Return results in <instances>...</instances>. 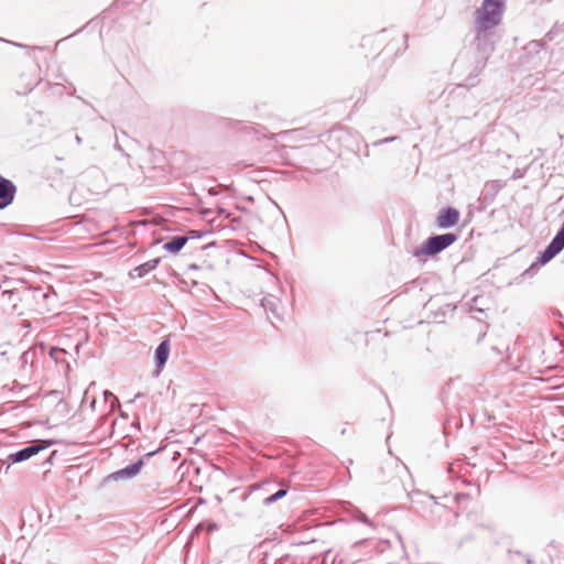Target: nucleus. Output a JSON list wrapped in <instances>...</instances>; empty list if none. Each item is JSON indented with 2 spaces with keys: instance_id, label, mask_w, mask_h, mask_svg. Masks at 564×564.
Here are the masks:
<instances>
[{
  "instance_id": "obj_1",
  "label": "nucleus",
  "mask_w": 564,
  "mask_h": 564,
  "mask_svg": "<svg viewBox=\"0 0 564 564\" xmlns=\"http://www.w3.org/2000/svg\"><path fill=\"white\" fill-rule=\"evenodd\" d=\"M503 11L505 0H484L475 11L476 76L485 68L495 50V28L500 24Z\"/></svg>"
},
{
  "instance_id": "obj_2",
  "label": "nucleus",
  "mask_w": 564,
  "mask_h": 564,
  "mask_svg": "<svg viewBox=\"0 0 564 564\" xmlns=\"http://www.w3.org/2000/svg\"><path fill=\"white\" fill-rule=\"evenodd\" d=\"M458 235L454 232H446L437 236L427 238L421 248L413 251V256L421 259L424 256H434L443 250L447 249L455 241H457Z\"/></svg>"
},
{
  "instance_id": "obj_3",
  "label": "nucleus",
  "mask_w": 564,
  "mask_h": 564,
  "mask_svg": "<svg viewBox=\"0 0 564 564\" xmlns=\"http://www.w3.org/2000/svg\"><path fill=\"white\" fill-rule=\"evenodd\" d=\"M24 297L34 302V310L40 314L52 312L57 303V294L50 288L28 290Z\"/></svg>"
},
{
  "instance_id": "obj_4",
  "label": "nucleus",
  "mask_w": 564,
  "mask_h": 564,
  "mask_svg": "<svg viewBox=\"0 0 564 564\" xmlns=\"http://www.w3.org/2000/svg\"><path fill=\"white\" fill-rule=\"evenodd\" d=\"M54 441H46V440H37L32 442L29 446L19 449L15 453H12L8 456V459L11 463H22L24 460H28L29 458L33 457L34 455L39 454L41 451L47 448L48 446L53 445Z\"/></svg>"
},
{
  "instance_id": "obj_5",
  "label": "nucleus",
  "mask_w": 564,
  "mask_h": 564,
  "mask_svg": "<svg viewBox=\"0 0 564 564\" xmlns=\"http://www.w3.org/2000/svg\"><path fill=\"white\" fill-rule=\"evenodd\" d=\"M156 453H158V451H152V452L144 454L135 463L130 464V465L126 466L124 468H121V469L112 473L109 476V478H111L113 480H123V479H131V478L135 477L140 473L142 466L144 465V459L152 457Z\"/></svg>"
},
{
  "instance_id": "obj_6",
  "label": "nucleus",
  "mask_w": 564,
  "mask_h": 564,
  "mask_svg": "<svg viewBox=\"0 0 564 564\" xmlns=\"http://www.w3.org/2000/svg\"><path fill=\"white\" fill-rule=\"evenodd\" d=\"M459 220V212L454 207L442 208L436 217L435 224L440 229L452 228Z\"/></svg>"
},
{
  "instance_id": "obj_7",
  "label": "nucleus",
  "mask_w": 564,
  "mask_h": 564,
  "mask_svg": "<svg viewBox=\"0 0 564 564\" xmlns=\"http://www.w3.org/2000/svg\"><path fill=\"white\" fill-rule=\"evenodd\" d=\"M15 193L14 183L0 175V209H4L13 202Z\"/></svg>"
},
{
  "instance_id": "obj_8",
  "label": "nucleus",
  "mask_w": 564,
  "mask_h": 564,
  "mask_svg": "<svg viewBox=\"0 0 564 564\" xmlns=\"http://www.w3.org/2000/svg\"><path fill=\"white\" fill-rule=\"evenodd\" d=\"M170 355V341L167 339L161 341L155 349V365L158 368H162Z\"/></svg>"
},
{
  "instance_id": "obj_9",
  "label": "nucleus",
  "mask_w": 564,
  "mask_h": 564,
  "mask_svg": "<svg viewBox=\"0 0 564 564\" xmlns=\"http://www.w3.org/2000/svg\"><path fill=\"white\" fill-rule=\"evenodd\" d=\"M188 241L186 236H175L163 245V249L170 253H177Z\"/></svg>"
},
{
  "instance_id": "obj_10",
  "label": "nucleus",
  "mask_w": 564,
  "mask_h": 564,
  "mask_svg": "<svg viewBox=\"0 0 564 564\" xmlns=\"http://www.w3.org/2000/svg\"><path fill=\"white\" fill-rule=\"evenodd\" d=\"M159 263H160V258L149 260V261L135 267L133 269V272L138 278H142L145 274L150 273L152 270H154Z\"/></svg>"
},
{
  "instance_id": "obj_11",
  "label": "nucleus",
  "mask_w": 564,
  "mask_h": 564,
  "mask_svg": "<svg viewBox=\"0 0 564 564\" xmlns=\"http://www.w3.org/2000/svg\"><path fill=\"white\" fill-rule=\"evenodd\" d=\"M286 494H288V490L284 489V488H281L275 494L264 498L263 503L267 505V506L271 505V503L282 499L283 497H285Z\"/></svg>"
},
{
  "instance_id": "obj_12",
  "label": "nucleus",
  "mask_w": 564,
  "mask_h": 564,
  "mask_svg": "<svg viewBox=\"0 0 564 564\" xmlns=\"http://www.w3.org/2000/svg\"><path fill=\"white\" fill-rule=\"evenodd\" d=\"M356 519L359 522H362V523L367 524L368 527L376 529L375 523L365 513L359 512L358 516L356 517Z\"/></svg>"
},
{
  "instance_id": "obj_13",
  "label": "nucleus",
  "mask_w": 564,
  "mask_h": 564,
  "mask_svg": "<svg viewBox=\"0 0 564 564\" xmlns=\"http://www.w3.org/2000/svg\"><path fill=\"white\" fill-rule=\"evenodd\" d=\"M262 306L264 307V310H270L272 311L273 313H275L274 308H273V299H270V297H264L262 300Z\"/></svg>"
},
{
  "instance_id": "obj_14",
  "label": "nucleus",
  "mask_w": 564,
  "mask_h": 564,
  "mask_svg": "<svg viewBox=\"0 0 564 564\" xmlns=\"http://www.w3.org/2000/svg\"><path fill=\"white\" fill-rule=\"evenodd\" d=\"M469 497H470L469 494H457L456 495V501L460 502L462 500L469 499Z\"/></svg>"
},
{
  "instance_id": "obj_15",
  "label": "nucleus",
  "mask_w": 564,
  "mask_h": 564,
  "mask_svg": "<svg viewBox=\"0 0 564 564\" xmlns=\"http://www.w3.org/2000/svg\"><path fill=\"white\" fill-rule=\"evenodd\" d=\"M523 175H524V173H523V172H521L519 169H517V170L513 172L512 177H513V180H518V178L523 177Z\"/></svg>"
},
{
  "instance_id": "obj_16",
  "label": "nucleus",
  "mask_w": 564,
  "mask_h": 564,
  "mask_svg": "<svg viewBox=\"0 0 564 564\" xmlns=\"http://www.w3.org/2000/svg\"><path fill=\"white\" fill-rule=\"evenodd\" d=\"M202 267L196 264V263H192L188 265V270H199Z\"/></svg>"
},
{
  "instance_id": "obj_17",
  "label": "nucleus",
  "mask_w": 564,
  "mask_h": 564,
  "mask_svg": "<svg viewBox=\"0 0 564 564\" xmlns=\"http://www.w3.org/2000/svg\"><path fill=\"white\" fill-rule=\"evenodd\" d=\"M299 133V130H289V131H283L282 134H296Z\"/></svg>"
},
{
  "instance_id": "obj_18",
  "label": "nucleus",
  "mask_w": 564,
  "mask_h": 564,
  "mask_svg": "<svg viewBox=\"0 0 564 564\" xmlns=\"http://www.w3.org/2000/svg\"><path fill=\"white\" fill-rule=\"evenodd\" d=\"M33 87H34V85H30L29 87H26V88L22 91V94H28V93L32 91Z\"/></svg>"
},
{
  "instance_id": "obj_19",
  "label": "nucleus",
  "mask_w": 564,
  "mask_h": 564,
  "mask_svg": "<svg viewBox=\"0 0 564 564\" xmlns=\"http://www.w3.org/2000/svg\"><path fill=\"white\" fill-rule=\"evenodd\" d=\"M395 140V137H392V138H386L383 139L382 141H380L381 143H386V142H389V141H393Z\"/></svg>"
},
{
  "instance_id": "obj_20",
  "label": "nucleus",
  "mask_w": 564,
  "mask_h": 564,
  "mask_svg": "<svg viewBox=\"0 0 564 564\" xmlns=\"http://www.w3.org/2000/svg\"><path fill=\"white\" fill-rule=\"evenodd\" d=\"M75 140H76L77 144H82V142H83V139L79 135H76Z\"/></svg>"
},
{
  "instance_id": "obj_21",
  "label": "nucleus",
  "mask_w": 564,
  "mask_h": 564,
  "mask_svg": "<svg viewBox=\"0 0 564 564\" xmlns=\"http://www.w3.org/2000/svg\"><path fill=\"white\" fill-rule=\"evenodd\" d=\"M115 149L122 152V148L118 142L115 144Z\"/></svg>"
},
{
  "instance_id": "obj_22",
  "label": "nucleus",
  "mask_w": 564,
  "mask_h": 564,
  "mask_svg": "<svg viewBox=\"0 0 564 564\" xmlns=\"http://www.w3.org/2000/svg\"><path fill=\"white\" fill-rule=\"evenodd\" d=\"M108 395H110V397L115 398V397H113V394H112L111 392L106 391V392H105V397L107 398Z\"/></svg>"
},
{
  "instance_id": "obj_23",
  "label": "nucleus",
  "mask_w": 564,
  "mask_h": 564,
  "mask_svg": "<svg viewBox=\"0 0 564 564\" xmlns=\"http://www.w3.org/2000/svg\"><path fill=\"white\" fill-rule=\"evenodd\" d=\"M492 349L496 350L498 354H501V350L498 349L496 346H494Z\"/></svg>"
}]
</instances>
